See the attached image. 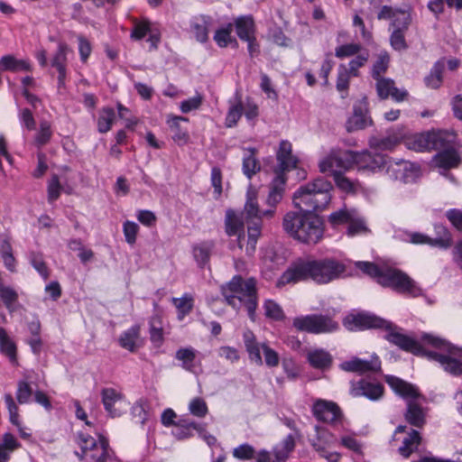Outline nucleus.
<instances>
[{
  "label": "nucleus",
  "instance_id": "nucleus-29",
  "mask_svg": "<svg viewBox=\"0 0 462 462\" xmlns=\"http://www.w3.org/2000/svg\"><path fill=\"white\" fill-rule=\"evenodd\" d=\"M143 344V340L140 336V327L133 326L125 332L119 337V345L130 351L135 352Z\"/></svg>",
  "mask_w": 462,
  "mask_h": 462
},
{
  "label": "nucleus",
  "instance_id": "nucleus-28",
  "mask_svg": "<svg viewBox=\"0 0 462 462\" xmlns=\"http://www.w3.org/2000/svg\"><path fill=\"white\" fill-rule=\"evenodd\" d=\"M390 57L386 51H383L378 55L376 61L373 65L372 76L377 80L376 87H393V81L389 79H381L389 65Z\"/></svg>",
  "mask_w": 462,
  "mask_h": 462
},
{
  "label": "nucleus",
  "instance_id": "nucleus-34",
  "mask_svg": "<svg viewBox=\"0 0 462 462\" xmlns=\"http://www.w3.org/2000/svg\"><path fill=\"white\" fill-rule=\"evenodd\" d=\"M185 121L187 118L177 116H169L167 119V124L173 133L172 139L180 146L186 144L189 139L188 132L180 125V122Z\"/></svg>",
  "mask_w": 462,
  "mask_h": 462
},
{
  "label": "nucleus",
  "instance_id": "nucleus-6",
  "mask_svg": "<svg viewBox=\"0 0 462 462\" xmlns=\"http://www.w3.org/2000/svg\"><path fill=\"white\" fill-rule=\"evenodd\" d=\"M386 383L394 393L409 400L405 412L406 420L414 427L422 428L426 423V411L421 406L413 402L420 396L418 389L414 385L393 375L386 376Z\"/></svg>",
  "mask_w": 462,
  "mask_h": 462
},
{
  "label": "nucleus",
  "instance_id": "nucleus-56",
  "mask_svg": "<svg viewBox=\"0 0 462 462\" xmlns=\"http://www.w3.org/2000/svg\"><path fill=\"white\" fill-rule=\"evenodd\" d=\"M78 443L81 448V455L79 453H77V455L80 457V459H83L88 454L90 453V450L93 451V449L98 446L99 440L97 441L93 437L89 435L80 434L79 436Z\"/></svg>",
  "mask_w": 462,
  "mask_h": 462
},
{
  "label": "nucleus",
  "instance_id": "nucleus-20",
  "mask_svg": "<svg viewBox=\"0 0 462 462\" xmlns=\"http://www.w3.org/2000/svg\"><path fill=\"white\" fill-rule=\"evenodd\" d=\"M314 416L321 421L334 423L341 417L339 407L333 402L317 401L312 408Z\"/></svg>",
  "mask_w": 462,
  "mask_h": 462
},
{
  "label": "nucleus",
  "instance_id": "nucleus-14",
  "mask_svg": "<svg viewBox=\"0 0 462 462\" xmlns=\"http://www.w3.org/2000/svg\"><path fill=\"white\" fill-rule=\"evenodd\" d=\"M70 51L68 44L59 42L57 50L51 59L52 73L57 75L59 87L66 85L68 71V53Z\"/></svg>",
  "mask_w": 462,
  "mask_h": 462
},
{
  "label": "nucleus",
  "instance_id": "nucleus-62",
  "mask_svg": "<svg viewBox=\"0 0 462 462\" xmlns=\"http://www.w3.org/2000/svg\"><path fill=\"white\" fill-rule=\"evenodd\" d=\"M77 40L80 60L86 63L92 52L91 42L83 35H78Z\"/></svg>",
  "mask_w": 462,
  "mask_h": 462
},
{
  "label": "nucleus",
  "instance_id": "nucleus-10",
  "mask_svg": "<svg viewBox=\"0 0 462 462\" xmlns=\"http://www.w3.org/2000/svg\"><path fill=\"white\" fill-rule=\"evenodd\" d=\"M379 284L384 287H391L398 292L408 293L412 296L420 294V289L415 282L406 273L397 269H384L383 275L379 278Z\"/></svg>",
  "mask_w": 462,
  "mask_h": 462
},
{
  "label": "nucleus",
  "instance_id": "nucleus-3",
  "mask_svg": "<svg viewBox=\"0 0 462 462\" xmlns=\"http://www.w3.org/2000/svg\"><path fill=\"white\" fill-rule=\"evenodd\" d=\"M282 227L290 236L307 245L318 244L324 235L322 221L310 213L287 212L282 219Z\"/></svg>",
  "mask_w": 462,
  "mask_h": 462
},
{
  "label": "nucleus",
  "instance_id": "nucleus-12",
  "mask_svg": "<svg viewBox=\"0 0 462 462\" xmlns=\"http://www.w3.org/2000/svg\"><path fill=\"white\" fill-rule=\"evenodd\" d=\"M386 173L390 179L402 182L414 181L420 173V167L409 161L385 160Z\"/></svg>",
  "mask_w": 462,
  "mask_h": 462
},
{
  "label": "nucleus",
  "instance_id": "nucleus-9",
  "mask_svg": "<svg viewBox=\"0 0 462 462\" xmlns=\"http://www.w3.org/2000/svg\"><path fill=\"white\" fill-rule=\"evenodd\" d=\"M293 326L299 331L311 334L332 333L339 328V324L331 317L320 314L297 317L293 319Z\"/></svg>",
  "mask_w": 462,
  "mask_h": 462
},
{
  "label": "nucleus",
  "instance_id": "nucleus-22",
  "mask_svg": "<svg viewBox=\"0 0 462 462\" xmlns=\"http://www.w3.org/2000/svg\"><path fill=\"white\" fill-rule=\"evenodd\" d=\"M211 23L212 18L209 15L198 14L189 20V31L198 42L205 43L208 40Z\"/></svg>",
  "mask_w": 462,
  "mask_h": 462
},
{
  "label": "nucleus",
  "instance_id": "nucleus-18",
  "mask_svg": "<svg viewBox=\"0 0 462 462\" xmlns=\"http://www.w3.org/2000/svg\"><path fill=\"white\" fill-rule=\"evenodd\" d=\"M340 368L346 372L365 374L367 372H378L381 369V361L377 356H372L370 360H363L353 357L340 364Z\"/></svg>",
  "mask_w": 462,
  "mask_h": 462
},
{
  "label": "nucleus",
  "instance_id": "nucleus-2",
  "mask_svg": "<svg viewBox=\"0 0 462 462\" xmlns=\"http://www.w3.org/2000/svg\"><path fill=\"white\" fill-rule=\"evenodd\" d=\"M346 264L336 258L326 257L319 260H299L278 279L276 286L295 284L311 279L319 284H327L339 279L346 272Z\"/></svg>",
  "mask_w": 462,
  "mask_h": 462
},
{
  "label": "nucleus",
  "instance_id": "nucleus-36",
  "mask_svg": "<svg viewBox=\"0 0 462 462\" xmlns=\"http://www.w3.org/2000/svg\"><path fill=\"white\" fill-rule=\"evenodd\" d=\"M243 158V172L251 179L261 170V163L256 158L257 150L255 148H245Z\"/></svg>",
  "mask_w": 462,
  "mask_h": 462
},
{
  "label": "nucleus",
  "instance_id": "nucleus-13",
  "mask_svg": "<svg viewBox=\"0 0 462 462\" xmlns=\"http://www.w3.org/2000/svg\"><path fill=\"white\" fill-rule=\"evenodd\" d=\"M101 399L104 408L110 417H120L125 412L127 402L121 392L114 388H104L101 390Z\"/></svg>",
  "mask_w": 462,
  "mask_h": 462
},
{
  "label": "nucleus",
  "instance_id": "nucleus-45",
  "mask_svg": "<svg viewBox=\"0 0 462 462\" xmlns=\"http://www.w3.org/2000/svg\"><path fill=\"white\" fill-rule=\"evenodd\" d=\"M244 214L249 223L251 219L258 220L260 216V208L257 202L256 192L254 189H249L246 195V202L244 207Z\"/></svg>",
  "mask_w": 462,
  "mask_h": 462
},
{
  "label": "nucleus",
  "instance_id": "nucleus-53",
  "mask_svg": "<svg viewBox=\"0 0 462 462\" xmlns=\"http://www.w3.org/2000/svg\"><path fill=\"white\" fill-rule=\"evenodd\" d=\"M445 3H447L449 7H454L457 10L462 9V0H430L428 8L435 15H439L444 12Z\"/></svg>",
  "mask_w": 462,
  "mask_h": 462
},
{
  "label": "nucleus",
  "instance_id": "nucleus-43",
  "mask_svg": "<svg viewBox=\"0 0 462 462\" xmlns=\"http://www.w3.org/2000/svg\"><path fill=\"white\" fill-rule=\"evenodd\" d=\"M445 69V59L437 60L432 66L430 73L425 77L424 81L428 87H439L442 84Z\"/></svg>",
  "mask_w": 462,
  "mask_h": 462
},
{
  "label": "nucleus",
  "instance_id": "nucleus-16",
  "mask_svg": "<svg viewBox=\"0 0 462 462\" xmlns=\"http://www.w3.org/2000/svg\"><path fill=\"white\" fill-rule=\"evenodd\" d=\"M278 166L275 169V174L285 176V172L296 168L298 159L292 154V145L287 140H282L279 143L276 152Z\"/></svg>",
  "mask_w": 462,
  "mask_h": 462
},
{
  "label": "nucleus",
  "instance_id": "nucleus-35",
  "mask_svg": "<svg viewBox=\"0 0 462 462\" xmlns=\"http://www.w3.org/2000/svg\"><path fill=\"white\" fill-rule=\"evenodd\" d=\"M307 360L316 369H327L332 364L331 355L321 348L312 349L307 353Z\"/></svg>",
  "mask_w": 462,
  "mask_h": 462
},
{
  "label": "nucleus",
  "instance_id": "nucleus-23",
  "mask_svg": "<svg viewBox=\"0 0 462 462\" xmlns=\"http://www.w3.org/2000/svg\"><path fill=\"white\" fill-rule=\"evenodd\" d=\"M316 433L317 439H312V446L328 462H337L339 459V454L336 452H328L326 450V446L332 443L333 437L326 430L319 427H316Z\"/></svg>",
  "mask_w": 462,
  "mask_h": 462
},
{
  "label": "nucleus",
  "instance_id": "nucleus-11",
  "mask_svg": "<svg viewBox=\"0 0 462 462\" xmlns=\"http://www.w3.org/2000/svg\"><path fill=\"white\" fill-rule=\"evenodd\" d=\"M344 327L350 331L369 328H391V322L370 313L349 314L343 319Z\"/></svg>",
  "mask_w": 462,
  "mask_h": 462
},
{
  "label": "nucleus",
  "instance_id": "nucleus-54",
  "mask_svg": "<svg viewBox=\"0 0 462 462\" xmlns=\"http://www.w3.org/2000/svg\"><path fill=\"white\" fill-rule=\"evenodd\" d=\"M411 21V18L410 13L408 11L399 9L392 19L391 26L393 27V30L399 29L401 32H406Z\"/></svg>",
  "mask_w": 462,
  "mask_h": 462
},
{
  "label": "nucleus",
  "instance_id": "nucleus-25",
  "mask_svg": "<svg viewBox=\"0 0 462 462\" xmlns=\"http://www.w3.org/2000/svg\"><path fill=\"white\" fill-rule=\"evenodd\" d=\"M437 228L439 229V233L442 234L440 237L432 239L420 233H414L411 236V242L413 244H429L441 248L449 247L452 243L450 234L444 226H438Z\"/></svg>",
  "mask_w": 462,
  "mask_h": 462
},
{
  "label": "nucleus",
  "instance_id": "nucleus-64",
  "mask_svg": "<svg viewBox=\"0 0 462 462\" xmlns=\"http://www.w3.org/2000/svg\"><path fill=\"white\" fill-rule=\"evenodd\" d=\"M30 261L33 268L43 277V279H48L49 270L42 258V255L38 253H31Z\"/></svg>",
  "mask_w": 462,
  "mask_h": 462
},
{
  "label": "nucleus",
  "instance_id": "nucleus-38",
  "mask_svg": "<svg viewBox=\"0 0 462 462\" xmlns=\"http://www.w3.org/2000/svg\"><path fill=\"white\" fill-rule=\"evenodd\" d=\"M421 437L419 431L411 430L406 437L402 439V445L399 447V453L404 457H409L414 451H416L420 444Z\"/></svg>",
  "mask_w": 462,
  "mask_h": 462
},
{
  "label": "nucleus",
  "instance_id": "nucleus-15",
  "mask_svg": "<svg viewBox=\"0 0 462 462\" xmlns=\"http://www.w3.org/2000/svg\"><path fill=\"white\" fill-rule=\"evenodd\" d=\"M276 208L268 207L267 209L260 210V216L258 217V220L256 222H253L252 224H248L247 227V239H246V246L245 253L247 255L251 256L254 254L258 238L261 236L262 232V219L263 218H273L275 216Z\"/></svg>",
  "mask_w": 462,
  "mask_h": 462
},
{
  "label": "nucleus",
  "instance_id": "nucleus-51",
  "mask_svg": "<svg viewBox=\"0 0 462 462\" xmlns=\"http://www.w3.org/2000/svg\"><path fill=\"white\" fill-rule=\"evenodd\" d=\"M0 298L7 310L11 312L14 310V305L18 300V293L9 286H5L0 281Z\"/></svg>",
  "mask_w": 462,
  "mask_h": 462
},
{
  "label": "nucleus",
  "instance_id": "nucleus-55",
  "mask_svg": "<svg viewBox=\"0 0 462 462\" xmlns=\"http://www.w3.org/2000/svg\"><path fill=\"white\" fill-rule=\"evenodd\" d=\"M243 101L238 100L237 104L232 105L226 116L225 125L226 127L231 128L237 125L242 116Z\"/></svg>",
  "mask_w": 462,
  "mask_h": 462
},
{
  "label": "nucleus",
  "instance_id": "nucleus-61",
  "mask_svg": "<svg viewBox=\"0 0 462 462\" xmlns=\"http://www.w3.org/2000/svg\"><path fill=\"white\" fill-rule=\"evenodd\" d=\"M32 395L30 384L25 381H19L17 384L16 399L20 404L28 403Z\"/></svg>",
  "mask_w": 462,
  "mask_h": 462
},
{
  "label": "nucleus",
  "instance_id": "nucleus-57",
  "mask_svg": "<svg viewBox=\"0 0 462 462\" xmlns=\"http://www.w3.org/2000/svg\"><path fill=\"white\" fill-rule=\"evenodd\" d=\"M337 187L346 193H355L358 188V182L351 180L344 173L333 177Z\"/></svg>",
  "mask_w": 462,
  "mask_h": 462
},
{
  "label": "nucleus",
  "instance_id": "nucleus-19",
  "mask_svg": "<svg viewBox=\"0 0 462 462\" xmlns=\"http://www.w3.org/2000/svg\"><path fill=\"white\" fill-rule=\"evenodd\" d=\"M226 233L229 236H237V244L240 249L245 248V235L244 232L243 217L232 209H228L225 218Z\"/></svg>",
  "mask_w": 462,
  "mask_h": 462
},
{
  "label": "nucleus",
  "instance_id": "nucleus-39",
  "mask_svg": "<svg viewBox=\"0 0 462 462\" xmlns=\"http://www.w3.org/2000/svg\"><path fill=\"white\" fill-rule=\"evenodd\" d=\"M5 402L6 404V407H7L8 412H9L10 421L14 425L18 427L20 436L23 439H29L31 437V434L27 433L21 427L20 420H19V409H18V406L16 405V403L14 402V400L12 394H10V393L5 394Z\"/></svg>",
  "mask_w": 462,
  "mask_h": 462
},
{
  "label": "nucleus",
  "instance_id": "nucleus-44",
  "mask_svg": "<svg viewBox=\"0 0 462 462\" xmlns=\"http://www.w3.org/2000/svg\"><path fill=\"white\" fill-rule=\"evenodd\" d=\"M176 426V430L172 432V434L178 439H184L187 438L191 437L192 430H195L197 431L201 432L203 430V427L197 424L194 421H188L186 420H180Z\"/></svg>",
  "mask_w": 462,
  "mask_h": 462
},
{
  "label": "nucleus",
  "instance_id": "nucleus-58",
  "mask_svg": "<svg viewBox=\"0 0 462 462\" xmlns=\"http://www.w3.org/2000/svg\"><path fill=\"white\" fill-rule=\"evenodd\" d=\"M355 265L364 273L376 280L379 283V278L383 275L384 269H380L376 264L370 262H356Z\"/></svg>",
  "mask_w": 462,
  "mask_h": 462
},
{
  "label": "nucleus",
  "instance_id": "nucleus-8",
  "mask_svg": "<svg viewBox=\"0 0 462 462\" xmlns=\"http://www.w3.org/2000/svg\"><path fill=\"white\" fill-rule=\"evenodd\" d=\"M457 134L454 131L433 130L414 135L409 145L419 152L441 149L447 143L453 142Z\"/></svg>",
  "mask_w": 462,
  "mask_h": 462
},
{
  "label": "nucleus",
  "instance_id": "nucleus-59",
  "mask_svg": "<svg viewBox=\"0 0 462 462\" xmlns=\"http://www.w3.org/2000/svg\"><path fill=\"white\" fill-rule=\"evenodd\" d=\"M189 411L195 417L204 418L208 412V408L202 398L196 397L189 402Z\"/></svg>",
  "mask_w": 462,
  "mask_h": 462
},
{
  "label": "nucleus",
  "instance_id": "nucleus-1",
  "mask_svg": "<svg viewBox=\"0 0 462 462\" xmlns=\"http://www.w3.org/2000/svg\"><path fill=\"white\" fill-rule=\"evenodd\" d=\"M385 329L388 331L385 338L401 349L437 361L446 372L451 374H462V362L459 359L462 357L461 348L451 346L448 342L431 334H424L421 340L437 349V351H426L417 340L401 333L392 323L391 328Z\"/></svg>",
  "mask_w": 462,
  "mask_h": 462
},
{
  "label": "nucleus",
  "instance_id": "nucleus-31",
  "mask_svg": "<svg viewBox=\"0 0 462 462\" xmlns=\"http://www.w3.org/2000/svg\"><path fill=\"white\" fill-rule=\"evenodd\" d=\"M241 41H248L255 33L254 21L252 15H241L235 19L234 24Z\"/></svg>",
  "mask_w": 462,
  "mask_h": 462
},
{
  "label": "nucleus",
  "instance_id": "nucleus-30",
  "mask_svg": "<svg viewBox=\"0 0 462 462\" xmlns=\"http://www.w3.org/2000/svg\"><path fill=\"white\" fill-rule=\"evenodd\" d=\"M197 350L191 346L180 347L175 353V358L181 362L184 370L195 373L196 367L200 366V362L197 361Z\"/></svg>",
  "mask_w": 462,
  "mask_h": 462
},
{
  "label": "nucleus",
  "instance_id": "nucleus-21",
  "mask_svg": "<svg viewBox=\"0 0 462 462\" xmlns=\"http://www.w3.org/2000/svg\"><path fill=\"white\" fill-rule=\"evenodd\" d=\"M383 393V389L380 383H374L365 380L351 383L350 393L354 397L365 396L375 401L382 397Z\"/></svg>",
  "mask_w": 462,
  "mask_h": 462
},
{
  "label": "nucleus",
  "instance_id": "nucleus-40",
  "mask_svg": "<svg viewBox=\"0 0 462 462\" xmlns=\"http://www.w3.org/2000/svg\"><path fill=\"white\" fill-rule=\"evenodd\" d=\"M0 255L6 269L12 273H14L16 270V259L14 255V251L9 237H4L1 239Z\"/></svg>",
  "mask_w": 462,
  "mask_h": 462
},
{
  "label": "nucleus",
  "instance_id": "nucleus-24",
  "mask_svg": "<svg viewBox=\"0 0 462 462\" xmlns=\"http://www.w3.org/2000/svg\"><path fill=\"white\" fill-rule=\"evenodd\" d=\"M366 103L361 101L358 106L354 107V113L346 122V130L354 132L364 129L372 124L370 117L366 116Z\"/></svg>",
  "mask_w": 462,
  "mask_h": 462
},
{
  "label": "nucleus",
  "instance_id": "nucleus-42",
  "mask_svg": "<svg viewBox=\"0 0 462 462\" xmlns=\"http://www.w3.org/2000/svg\"><path fill=\"white\" fill-rule=\"evenodd\" d=\"M232 31L233 24L227 23L215 32L213 39L218 47L226 48L230 44L237 46V41L232 36Z\"/></svg>",
  "mask_w": 462,
  "mask_h": 462
},
{
  "label": "nucleus",
  "instance_id": "nucleus-41",
  "mask_svg": "<svg viewBox=\"0 0 462 462\" xmlns=\"http://www.w3.org/2000/svg\"><path fill=\"white\" fill-rule=\"evenodd\" d=\"M214 248L212 241H204L193 246V256L197 263L203 267L208 261Z\"/></svg>",
  "mask_w": 462,
  "mask_h": 462
},
{
  "label": "nucleus",
  "instance_id": "nucleus-47",
  "mask_svg": "<svg viewBox=\"0 0 462 462\" xmlns=\"http://www.w3.org/2000/svg\"><path fill=\"white\" fill-rule=\"evenodd\" d=\"M172 304L178 310V319H182L186 315L191 312L194 306V299L192 295L185 293L180 298H172Z\"/></svg>",
  "mask_w": 462,
  "mask_h": 462
},
{
  "label": "nucleus",
  "instance_id": "nucleus-46",
  "mask_svg": "<svg viewBox=\"0 0 462 462\" xmlns=\"http://www.w3.org/2000/svg\"><path fill=\"white\" fill-rule=\"evenodd\" d=\"M116 120V114L112 107H103L97 118V130L101 134L107 133Z\"/></svg>",
  "mask_w": 462,
  "mask_h": 462
},
{
  "label": "nucleus",
  "instance_id": "nucleus-17",
  "mask_svg": "<svg viewBox=\"0 0 462 462\" xmlns=\"http://www.w3.org/2000/svg\"><path fill=\"white\" fill-rule=\"evenodd\" d=\"M354 166H357L358 170L376 171H379L385 163L383 155L365 150L362 152H354Z\"/></svg>",
  "mask_w": 462,
  "mask_h": 462
},
{
  "label": "nucleus",
  "instance_id": "nucleus-32",
  "mask_svg": "<svg viewBox=\"0 0 462 462\" xmlns=\"http://www.w3.org/2000/svg\"><path fill=\"white\" fill-rule=\"evenodd\" d=\"M436 167L443 170L456 168L461 162L460 155L455 150H446L437 153L432 160Z\"/></svg>",
  "mask_w": 462,
  "mask_h": 462
},
{
  "label": "nucleus",
  "instance_id": "nucleus-26",
  "mask_svg": "<svg viewBox=\"0 0 462 462\" xmlns=\"http://www.w3.org/2000/svg\"><path fill=\"white\" fill-rule=\"evenodd\" d=\"M0 69L11 72H29L32 69L29 59H18L13 54H6L0 59Z\"/></svg>",
  "mask_w": 462,
  "mask_h": 462
},
{
  "label": "nucleus",
  "instance_id": "nucleus-4",
  "mask_svg": "<svg viewBox=\"0 0 462 462\" xmlns=\"http://www.w3.org/2000/svg\"><path fill=\"white\" fill-rule=\"evenodd\" d=\"M221 291L228 305L238 310L244 306L250 319L254 321L257 308V289L254 278L245 280L242 276L236 275L222 286Z\"/></svg>",
  "mask_w": 462,
  "mask_h": 462
},
{
  "label": "nucleus",
  "instance_id": "nucleus-50",
  "mask_svg": "<svg viewBox=\"0 0 462 462\" xmlns=\"http://www.w3.org/2000/svg\"><path fill=\"white\" fill-rule=\"evenodd\" d=\"M108 457V441L102 436L99 437V444L93 451L88 454L83 459H90L96 462H106Z\"/></svg>",
  "mask_w": 462,
  "mask_h": 462
},
{
  "label": "nucleus",
  "instance_id": "nucleus-33",
  "mask_svg": "<svg viewBox=\"0 0 462 462\" xmlns=\"http://www.w3.org/2000/svg\"><path fill=\"white\" fill-rule=\"evenodd\" d=\"M244 342L245 349L248 353V356L251 362L254 363L257 365H263V359L261 356L262 345H260L255 336L251 330L245 331L244 335Z\"/></svg>",
  "mask_w": 462,
  "mask_h": 462
},
{
  "label": "nucleus",
  "instance_id": "nucleus-63",
  "mask_svg": "<svg viewBox=\"0 0 462 462\" xmlns=\"http://www.w3.org/2000/svg\"><path fill=\"white\" fill-rule=\"evenodd\" d=\"M405 32H401L399 29L393 30L390 36V44L395 51H401L408 48L405 41Z\"/></svg>",
  "mask_w": 462,
  "mask_h": 462
},
{
  "label": "nucleus",
  "instance_id": "nucleus-48",
  "mask_svg": "<svg viewBox=\"0 0 462 462\" xmlns=\"http://www.w3.org/2000/svg\"><path fill=\"white\" fill-rule=\"evenodd\" d=\"M356 209L344 207L328 216V222L333 226L349 224L354 219Z\"/></svg>",
  "mask_w": 462,
  "mask_h": 462
},
{
  "label": "nucleus",
  "instance_id": "nucleus-52",
  "mask_svg": "<svg viewBox=\"0 0 462 462\" xmlns=\"http://www.w3.org/2000/svg\"><path fill=\"white\" fill-rule=\"evenodd\" d=\"M381 99L392 98L394 102L407 100L409 93L405 88H377Z\"/></svg>",
  "mask_w": 462,
  "mask_h": 462
},
{
  "label": "nucleus",
  "instance_id": "nucleus-37",
  "mask_svg": "<svg viewBox=\"0 0 462 462\" xmlns=\"http://www.w3.org/2000/svg\"><path fill=\"white\" fill-rule=\"evenodd\" d=\"M0 352L14 365L17 364V346L5 328L0 327Z\"/></svg>",
  "mask_w": 462,
  "mask_h": 462
},
{
  "label": "nucleus",
  "instance_id": "nucleus-60",
  "mask_svg": "<svg viewBox=\"0 0 462 462\" xmlns=\"http://www.w3.org/2000/svg\"><path fill=\"white\" fill-rule=\"evenodd\" d=\"M150 337L158 346L163 342V331L159 318H152L150 322Z\"/></svg>",
  "mask_w": 462,
  "mask_h": 462
},
{
  "label": "nucleus",
  "instance_id": "nucleus-49",
  "mask_svg": "<svg viewBox=\"0 0 462 462\" xmlns=\"http://www.w3.org/2000/svg\"><path fill=\"white\" fill-rule=\"evenodd\" d=\"M295 440L292 435L287 436L282 442L273 448L277 462H284L289 454L294 449Z\"/></svg>",
  "mask_w": 462,
  "mask_h": 462
},
{
  "label": "nucleus",
  "instance_id": "nucleus-27",
  "mask_svg": "<svg viewBox=\"0 0 462 462\" xmlns=\"http://www.w3.org/2000/svg\"><path fill=\"white\" fill-rule=\"evenodd\" d=\"M286 176L277 175L270 184L269 192L265 200L268 207L277 208L278 204L282 200L285 185Z\"/></svg>",
  "mask_w": 462,
  "mask_h": 462
},
{
  "label": "nucleus",
  "instance_id": "nucleus-5",
  "mask_svg": "<svg viewBox=\"0 0 462 462\" xmlns=\"http://www.w3.org/2000/svg\"><path fill=\"white\" fill-rule=\"evenodd\" d=\"M331 182L317 178L311 182L300 186L293 194L292 201L300 212L310 213L322 210L328 207L331 200Z\"/></svg>",
  "mask_w": 462,
  "mask_h": 462
},
{
  "label": "nucleus",
  "instance_id": "nucleus-7",
  "mask_svg": "<svg viewBox=\"0 0 462 462\" xmlns=\"http://www.w3.org/2000/svg\"><path fill=\"white\" fill-rule=\"evenodd\" d=\"M353 151L332 149L328 155L319 162L320 172L332 177L345 173L354 168Z\"/></svg>",
  "mask_w": 462,
  "mask_h": 462
}]
</instances>
